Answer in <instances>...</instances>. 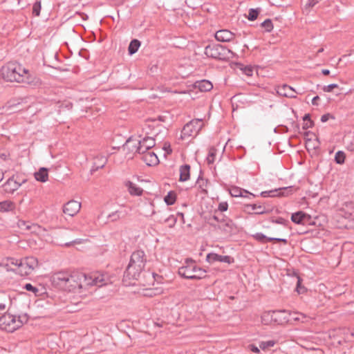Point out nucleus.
Listing matches in <instances>:
<instances>
[{
	"mask_svg": "<svg viewBox=\"0 0 354 354\" xmlns=\"http://www.w3.org/2000/svg\"><path fill=\"white\" fill-rule=\"evenodd\" d=\"M35 179L38 181L45 183L48 180V169L41 167L38 171L35 173Z\"/></svg>",
	"mask_w": 354,
	"mask_h": 354,
	"instance_id": "nucleus-25",
	"label": "nucleus"
},
{
	"mask_svg": "<svg viewBox=\"0 0 354 354\" xmlns=\"http://www.w3.org/2000/svg\"><path fill=\"white\" fill-rule=\"evenodd\" d=\"M142 155V160L149 166L156 165L159 162L157 155L152 151Z\"/></svg>",
	"mask_w": 354,
	"mask_h": 354,
	"instance_id": "nucleus-19",
	"label": "nucleus"
},
{
	"mask_svg": "<svg viewBox=\"0 0 354 354\" xmlns=\"http://www.w3.org/2000/svg\"><path fill=\"white\" fill-rule=\"evenodd\" d=\"M203 125L202 119L191 120L184 126L181 131V138L183 139L185 137L196 136L202 129Z\"/></svg>",
	"mask_w": 354,
	"mask_h": 354,
	"instance_id": "nucleus-11",
	"label": "nucleus"
},
{
	"mask_svg": "<svg viewBox=\"0 0 354 354\" xmlns=\"http://www.w3.org/2000/svg\"><path fill=\"white\" fill-rule=\"evenodd\" d=\"M275 223H279V224H284L285 220L282 218H279L278 219H277L275 221Z\"/></svg>",
	"mask_w": 354,
	"mask_h": 354,
	"instance_id": "nucleus-57",
	"label": "nucleus"
},
{
	"mask_svg": "<svg viewBox=\"0 0 354 354\" xmlns=\"http://www.w3.org/2000/svg\"><path fill=\"white\" fill-rule=\"evenodd\" d=\"M140 46V41L136 39H133L130 42L129 48H128V51H129V55H133V54L136 53L138 51Z\"/></svg>",
	"mask_w": 354,
	"mask_h": 354,
	"instance_id": "nucleus-28",
	"label": "nucleus"
},
{
	"mask_svg": "<svg viewBox=\"0 0 354 354\" xmlns=\"http://www.w3.org/2000/svg\"><path fill=\"white\" fill-rule=\"evenodd\" d=\"M285 310H274L264 313L261 316L262 322L264 324L274 323L277 324H283L287 322V318L283 315Z\"/></svg>",
	"mask_w": 354,
	"mask_h": 354,
	"instance_id": "nucleus-10",
	"label": "nucleus"
},
{
	"mask_svg": "<svg viewBox=\"0 0 354 354\" xmlns=\"http://www.w3.org/2000/svg\"><path fill=\"white\" fill-rule=\"evenodd\" d=\"M338 87V85L336 84H329L328 86H324L323 87V91L324 92H331L333 91V88H337Z\"/></svg>",
	"mask_w": 354,
	"mask_h": 354,
	"instance_id": "nucleus-44",
	"label": "nucleus"
},
{
	"mask_svg": "<svg viewBox=\"0 0 354 354\" xmlns=\"http://www.w3.org/2000/svg\"><path fill=\"white\" fill-rule=\"evenodd\" d=\"M124 185L127 188V190L131 195L141 196L142 194L143 189L133 182L130 180H126L124 182Z\"/></svg>",
	"mask_w": 354,
	"mask_h": 354,
	"instance_id": "nucleus-20",
	"label": "nucleus"
},
{
	"mask_svg": "<svg viewBox=\"0 0 354 354\" xmlns=\"http://www.w3.org/2000/svg\"><path fill=\"white\" fill-rule=\"evenodd\" d=\"M313 125V121L311 120H308V121L304 122L303 129H308V128L312 127Z\"/></svg>",
	"mask_w": 354,
	"mask_h": 354,
	"instance_id": "nucleus-49",
	"label": "nucleus"
},
{
	"mask_svg": "<svg viewBox=\"0 0 354 354\" xmlns=\"http://www.w3.org/2000/svg\"><path fill=\"white\" fill-rule=\"evenodd\" d=\"M322 73L324 75H328L330 74V71L328 69H323Z\"/></svg>",
	"mask_w": 354,
	"mask_h": 354,
	"instance_id": "nucleus-58",
	"label": "nucleus"
},
{
	"mask_svg": "<svg viewBox=\"0 0 354 354\" xmlns=\"http://www.w3.org/2000/svg\"><path fill=\"white\" fill-rule=\"evenodd\" d=\"M205 54L209 57L220 60H226L234 57V53L221 44H210L205 47Z\"/></svg>",
	"mask_w": 354,
	"mask_h": 354,
	"instance_id": "nucleus-6",
	"label": "nucleus"
},
{
	"mask_svg": "<svg viewBox=\"0 0 354 354\" xmlns=\"http://www.w3.org/2000/svg\"><path fill=\"white\" fill-rule=\"evenodd\" d=\"M333 118V116L330 114V113H326V114H324L323 115L322 117H321V121L322 122H327L329 118Z\"/></svg>",
	"mask_w": 354,
	"mask_h": 354,
	"instance_id": "nucleus-52",
	"label": "nucleus"
},
{
	"mask_svg": "<svg viewBox=\"0 0 354 354\" xmlns=\"http://www.w3.org/2000/svg\"><path fill=\"white\" fill-rule=\"evenodd\" d=\"M196 183L199 185V187L202 189L203 192H207L205 189H203V186L206 183L205 180L203 178H198L197 180Z\"/></svg>",
	"mask_w": 354,
	"mask_h": 354,
	"instance_id": "nucleus-50",
	"label": "nucleus"
},
{
	"mask_svg": "<svg viewBox=\"0 0 354 354\" xmlns=\"http://www.w3.org/2000/svg\"><path fill=\"white\" fill-rule=\"evenodd\" d=\"M301 279L299 277H297L296 291L299 294H302L306 291L305 287L301 286Z\"/></svg>",
	"mask_w": 354,
	"mask_h": 354,
	"instance_id": "nucleus-43",
	"label": "nucleus"
},
{
	"mask_svg": "<svg viewBox=\"0 0 354 354\" xmlns=\"http://www.w3.org/2000/svg\"><path fill=\"white\" fill-rule=\"evenodd\" d=\"M109 218H110L111 219V221H113L118 220L120 218L119 212L116 211L115 212L110 214L109 215Z\"/></svg>",
	"mask_w": 354,
	"mask_h": 354,
	"instance_id": "nucleus-46",
	"label": "nucleus"
},
{
	"mask_svg": "<svg viewBox=\"0 0 354 354\" xmlns=\"http://www.w3.org/2000/svg\"><path fill=\"white\" fill-rule=\"evenodd\" d=\"M347 149L351 151H354V140L347 145Z\"/></svg>",
	"mask_w": 354,
	"mask_h": 354,
	"instance_id": "nucleus-54",
	"label": "nucleus"
},
{
	"mask_svg": "<svg viewBox=\"0 0 354 354\" xmlns=\"http://www.w3.org/2000/svg\"><path fill=\"white\" fill-rule=\"evenodd\" d=\"M196 86L203 92L209 91L213 88L212 82L207 80L196 82Z\"/></svg>",
	"mask_w": 354,
	"mask_h": 354,
	"instance_id": "nucleus-24",
	"label": "nucleus"
},
{
	"mask_svg": "<svg viewBox=\"0 0 354 354\" xmlns=\"http://www.w3.org/2000/svg\"><path fill=\"white\" fill-rule=\"evenodd\" d=\"M232 196L238 197L242 196V190L239 189L237 188L233 189L232 192H231Z\"/></svg>",
	"mask_w": 354,
	"mask_h": 354,
	"instance_id": "nucleus-48",
	"label": "nucleus"
},
{
	"mask_svg": "<svg viewBox=\"0 0 354 354\" xmlns=\"http://www.w3.org/2000/svg\"><path fill=\"white\" fill-rule=\"evenodd\" d=\"M277 92L279 95L290 98H295L296 94L297 93L292 87L287 84L279 86Z\"/></svg>",
	"mask_w": 354,
	"mask_h": 354,
	"instance_id": "nucleus-16",
	"label": "nucleus"
},
{
	"mask_svg": "<svg viewBox=\"0 0 354 354\" xmlns=\"http://www.w3.org/2000/svg\"><path fill=\"white\" fill-rule=\"evenodd\" d=\"M217 150L214 147H211L209 149V153L206 158L207 162L209 165L213 164L215 161Z\"/></svg>",
	"mask_w": 354,
	"mask_h": 354,
	"instance_id": "nucleus-31",
	"label": "nucleus"
},
{
	"mask_svg": "<svg viewBox=\"0 0 354 354\" xmlns=\"http://www.w3.org/2000/svg\"><path fill=\"white\" fill-rule=\"evenodd\" d=\"M4 173L3 171L0 170V182L3 179Z\"/></svg>",
	"mask_w": 354,
	"mask_h": 354,
	"instance_id": "nucleus-60",
	"label": "nucleus"
},
{
	"mask_svg": "<svg viewBox=\"0 0 354 354\" xmlns=\"http://www.w3.org/2000/svg\"><path fill=\"white\" fill-rule=\"evenodd\" d=\"M176 199V195L174 192H169L164 198L165 202L169 205H173L175 203Z\"/></svg>",
	"mask_w": 354,
	"mask_h": 354,
	"instance_id": "nucleus-32",
	"label": "nucleus"
},
{
	"mask_svg": "<svg viewBox=\"0 0 354 354\" xmlns=\"http://www.w3.org/2000/svg\"><path fill=\"white\" fill-rule=\"evenodd\" d=\"M138 146H140L138 140L130 138L124 145V149H127L133 153H138V150H137Z\"/></svg>",
	"mask_w": 354,
	"mask_h": 354,
	"instance_id": "nucleus-22",
	"label": "nucleus"
},
{
	"mask_svg": "<svg viewBox=\"0 0 354 354\" xmlns=\"http://www.w3.org/2000/svg\"><path fill=\"white\" fill-rule=\"evenodd\" d=\"M164 149H165V151H167V153H171V151H172V150H171V148H170V145H167V144H166V143L165 144Z\"/></svg>",
	"mask_w": 354,
	"mask_h": 354,
	"instance_id": "nucleus-56",
	"label": "nucleus"
},
{
	"mask_svg": "<svg viewBox=\"0 0 354 354\" xmlns=\"http://www.w3.org/2000/svg\"><path fill=\"white\" fill-rule=\"evenodd\" d=\"M100 158H99L98 157H97V158H96V159H95V162H96V161H97V160H100Z\"/></svg>",
	"mask_w": 354,
	"mask_h": 354,
	"instance_id": "nucleus-64",
	"label": "nucleus"
},
{
	"mask_svg": "<svg viewBox=\"0 0 354 354\" xmlns=\"http://www.w3.org/2000/svg\"><path fill=\"white\" fill-rule=\"evenodd\" d=\"M308 317L304 314H299L297 317H295L294 319L296 321H301V322H306Z\"/></svg>",
	"mask_w": 354,
	"mask_h": 354,
	"instance_id": "nucleus-47",
	"label": "nucleus"
},
{
	"mask_svg": "<svg viewBox=\"0 0 354 354\" xmlns=\"http://www.w3.org/2000/svg\"><path fill=\"white\" fill-rule=\"evenodd\" d=\"M5 266L7 267V270H12L15 268H17L19 259L15 258H7L6 260Z\"/></svg>",
	"mask_w": 354,
	"mask_h": 354,
	"instance_id": "nucleus-29",
	"label": "nucleus"
},
{
	"mask_svg": "<svg viewBox=\"0 0 354 354\" xmlns=\"http://www.w3.org/2000/svg\"><path fill=\"white\" fill-rule=\"evenodd\" d=\"M319 100V97L318 95L314 97L313 98V100H312V104L313 105H316V106L318 105V102H318Z\"/></svg>",
	"mask_w": 354,
	"mask_h": 354,
	"instance_id": "nucleus-55",
	"label": "nucleus"
},
{
	"mask_svg": "<svg viewBox=\"0 0 354 354\" xmlns=\"http://www.w3.org/2000/svg\"><path fill=\"white\" fill-rule=\"evenodd\" d=\"M106 160H107L104 156H101L98 163L97 162H94L93 170H97L98 169L104 167L106 163Z\"/></svg>",
	"mask_w": 354,
	"mask_h": 354,
	"instance_id": "nucleus-35",
	"label": "nucleus"
},
{
	"mask_svg": "<svg viewBox=\"0 0 354 354\" xmlns=\"http://www.w3.org/2000/svg\"><path fill=\"white\" fill-rule=\"evenodd\" d=\"M234 37V35L228 30H221L215 33L216 40L222 42L230 41Z\"/></svg>",
	"mask_w": 354,
	"mask_h": 354,
	"instance_id": "nucleus-17",
	"label": "nucleus"
},
{
	"mask_svg": "<svg viewBox=\"0 0 354 354\" xmlns=\"http://www.w3.org/2000/svg\"><path fill=\"white\" fill-rule=\"evenodd\" d=\"M335 160L337 163L342 164L344 162L345 160V155L344 153L342 151H337L335 156Z\"/></svg>",
	"mask_w": 354,
	"mask_h": 354,
	"instance_id": "nucleus-39",
	"label": "nucleus"
},
{
	"mask_svg": "<svg viewBox=\"0 0 354 354\" xmlns=\"http://www.w3.org/2000/svg\"><path fill=\"white\" fill-rule=\"evenodd\" d=\"M80 208L81 203L80 202L71 200L64 205L63 212L68 216H73L79 212Z\"/></svg>",
	"mask_w": 354,
	"mask_h": 354,
	"instance_id": "nucleus-14",
	"label": "nucleus"
},
{
	"mask_svg": "<svg viewBox=\"0 0 354 354\" xmlns=\"http://www.w3.org/2000/svg\"><path fill=\"white\" fill-rule=\"evenodd\" d=\"M23 325L20 317L11 314H5L0 317V328L8 333H12Z\"/></svg>",
	"mask_w": 354,
	"mask_h": 354,
	"instance_id": "nucleus-9",
	"label": "nucleus"
},
{
	"mask_svg": "<svg viewBox=\"0 0 354 354\" xmlns=\"http://www.w3.org/2000/svg\"><path fill=\"white\" fill-rule=\"evenodd\" d=\"M315 141H316L317 143L316 144H313V147L314 149L318 147V141L317 140Z\"/></svg>",
	"mask_w": 354,
	"mask_h": 354,
	"instance_id": "nucleus-62",
	"label": "nucleus"
},
{
	"mask_svg": "<svg viewBox=\"0 0 354 354\" xmlns=\"http://www.w3.org/2000/svg\"><path fill=\"white\" fill-rule=\"evenodd\" d=\"M178 274L182 277L188 279H201L206 277V271L198 267L195 261L191 259H187L185 265L179 268Z\"/></svg>",
	"mask_w": 354,
	"mask_h": 354,
	"instance_id": "nucleus-5",
	"label": "nucleus"
},
{
	"mask_svg": "<svg viewBox=\"0 0 354 354\" xmlns=\"http://www.w3.org/2000/svg\"><path fill=\"white\" fill-rule=\"evenodd\" d=\"M140 146L138 147L139 154H143L149 151L156 145L155 140L152 137H145L141 140H138Z\"/></svg>",
	"mask_w": 354,
	"mask_h": 354,
	"instance_id": "nucleus-12",
	"label": "nucleus"
},
{
	"mask_svg": "<svg viewBox=\"0 0 354 354\" xmlns=\"http://www.w3.org/2000/svg\"><path fill=\"white\" fill-rule=\"evenodd\" d=\"M6 308V305L3 304H0V311L4 310Z\"/></svg>",
	"mask_w": 354,
	"mask_h": 354,
	"instance_id": "nucleus-61",
	"label": "nucleus"
},
{
	"mask_svg": "<svg viewBox=\"0 0 354 354\" xmlns=\"http://www.w3.org/2000/svg\"><path fill=\"white\" fill-rule=\"evenodd\" d=\"M53 283L69 292H77L86 287V274L78 271H63L55 273Z\"/></svg>",
	"mask_w": 354,
	"mask_h": 354,
	"instance_id": "nucleus-1",
	"label": "nucleus"
},
{
	"mask_svg": "<svg viewBox=\"0 0 354 354\" xmlns=\"http://www.w3.org/2000/svg\"><path fill=\"white\" fill-rule=\"evenodd\" d=\"M276 344V342L274 340L264 341L259 344V347L262 350H265L269 347H272Z\"/></svg>",
	"mask_w": 354,
	"mask_h": 354,
	"instance_id": "nucleus-36",
	"label": "nucleus"
},
{
	"mask_svg": "<svg viewBox=\"0 0 354 354\" xmlns=\"http://www.w3.org/2000/svg\"><path fill=\"white\" fill-rule=\"evenodd\" d=\"M41 1L37 0L32 6V14L35 16H39L41 11Z\"/></svg>",
	"mask_w": 354,
	"mask_h": 354,
	"instance_id": "nucleus-37",
	"label": "nucleus"
},
{
	"mask_svg": "<svg viewBox=\"0 0 354 354\" xmlns=\"http://www.w3.org/2000/svg\"><path fill=\"white\" fill-rule=\"evenodd\" d=\"M147 263V257L142 250L134 251L130 258L129 263L124 271L123 283L126 286L134 284L144 271Z\"/></svg>",
	"mask_w": 354,
	"mask_h": 354,
	"instance_id": "nucleus-2",
	"label": "nucleus"
},
{
	"mask_svg": "<svg viewBox=\"0 0 354 354\" xmlns=\"http://www.w3.org/2000/svg\"><path fill=\"white\" fill-rule=\"evenodd\" d=\"M42 230H43V229L40 225H39L37 224L32 223L29 231L31 233L38 234V233L41 232Z\"/></svg>",
	"mask_w": 354,
	"mask_h": 354,
	"instance_id": "nucleus-42",
	"label": "nucleus"
},
{
	"mask_svg": "<svg viewBox=\"0 0 354 354\" xmlns=\"http://www.w3.org/2000/svg\"><path fill=\"white\" fill-rule=\"evenodd\" d=\"M32 223L24 221H19L18 223L19 227L24 230L29 231Z\"/></svg>",
	"mask_w": 354,
	"mask_h": 354,
	"instance_id": "nucleus-40",
	"label": "nucleus"
},
{
	"mask_svg": "<svg viewBox=\"0 0 354 354\" xmlns=\"http://www.w3.org/2000/svg\"><path fill=\"white\" fill-rule=\"evenodd\" d=\"M1 75L7 82L29 84L31 81L30 71L17 62H9L2 66Z\"/></svg>",
	"mask_w": 354,
	"mask_h": 354,
	"instance_id": "nucleus-3",
	"label": "nucleus"
},
{
	"mask_svg": "<svg viewBox=\"0 0 354 354\" xmlns=\"http://www.w3.org/2000/svg\"><path fill=\"white\" fill-rule=\"evenodd\" d=\"M293 192V187H282L279 189H272L270 191H264L261 193L263 197L276 196H287L291 194Z\"/></svg>",
	"mask_w": 354,
	"mask_h": 354,
	"instance_id": "nucleus-13",
	"label": "nucleus"
},
{
	"mask_svg": "<svg viewBox=\"0 0 354 354\" xmlns=\"http://www.w3.org/2000/svg\"><path fill=\"white\" fill-rule=\"evenodd\" d=\"M253 70L251 67H245L243 69V73L247 75L248 76H252V75Z\"/></svg>",
	"mask_w": 354,
	"mask_h": 354,
	"instance_id": "nucleus-51",
	"label": "nucleus"
},
{
	"mask_svg": "<svg viewBox=\"0 0 354 354\" xmlns=\"http://www.w3.org/2000/svg\"><path fill=\"white\" fill-rule=\"evenodd\" d=\"M304 217V213H303L302 212H297L292 214L291 220L292 222L297 224H301L302 223Z\"/></svg>",
	"mask_w": 354,
	"mask_h": 354,
	"instance_id": "nucleus-30",
	"label": "nucleus"
},
{
	"mask_svg": "<svg viewBox=\"0 0 354 354\" xmlns=\"http://www.w3.org/2000/svg\"><path fill=\"white\" fill-rule=\"evenodd\" d=\"M261 26L266 29L267 32H271L273 29V24L270 19H266L261 23Z\"/></svg>",
	"mask_w": 354,
	"mask_h": 354,
	"instance_id": "nucleus-38",
	"label": "nucleus"
},
{
	"mask_svg": "<svg viewBox=\"0 0 354 354\" xmlns=\"http://www.w3.org/2000/svg\"><path fill=\"white\" fill-rule=\"evenodd\" d=\"M180 178L181 182L187 181L190 177V166L189 165H184L180 167Z\"/></svg>",
	"mask_w": 354,
	"mask_h": 354,
	"instance_id": "nucleus-23",
	"label": "nucleus"
},
{
	"mask_svg": "<svg viewBox=\"0 0 354 354\" xmlns=\"http://www.w3.org/2000/svg\"><path fill=\"white\" fill-rule=\"evenodd\" d=\"M323 51H324V48H322L318 50L317 53H322Z\"/></svg>",
	"mask_w": 354,
	"mask_h": 354,
	"instance_id": "nucleus-63",
	"label": "nucleus"
},
{
	"mask_svg": "<svg viewBox=\"0 0 354 354\" xmlns=\"http://www.w3.org/2000/svg\"><path fill=\"white\" fill-rule=\"evenodd\" d=\"M245 207L250 209L255 214H263L268 212L265 206L257 204L246 205Z\"/></svg>",
	"mask_w": 354,
	"mask_h": 354,
	"instance_id": "nucleus-26",
	"label": "nucleus"
},
{
	"mask_svg": "<svg viewBox=\"0 0 354 354\" xmlns=\"http://www.w3.org/2000/svg\"><path fill=\"white\" fill-rule=\"evenodd\" d=\"M24 288L25 290H28V291H31V292H37V290H38V289H37L36 287L33 286H32V284H30V283H26V284L24 286Z\"/></svg>",
	"mask_w": 354,
	"mask_h": 354,
	"instance_id": "nucleus-45",
	"label": "nucleus"
},
{
	"mask_svg": "<svg viewBox=\"0 0 354 354\" xmlns=\"http://www.w3.org/2000/svg\"><path fill=\"white\" fill-rule=\"evenodd\" d=\"M249 348L250 351L255 353H259L260 352L259 349L254 344L249 345Z\"/></svg>",
	"mask_w": 354,
	"mask_h": 354,
	"instance_id": "nucleus-53",
	"label": "nucleus"
},
{
	"mask_svg": "<svg viewBox=\"0 0 354 354\" xmlns=\"http://www.w3.org/2000/svg\"><path fill=\"white\" fill-rule=\"evenodd\" d=\"M177 221V218L174 215H169L164 219V223H167L168 227L172 228L174 227Z\"/></svg>",
	"mask_w": 354,
	"mask_h": 354,
	"instance_id": "nucleus-33",
	"label": "nucleus"
},
{
	"mask_svg": "<svg viewBox=\"0 0 354 354\" xmlns=\"http://www.w3.org/2000/svg\"><path fill=\"white\" fill-rule=\"evenodd\" d=\"M206 261L209 263H214L216 261L224 262L227 264L234 263V259L228 255L223 256L216 253H209L206 257Z\"/></svg>",
	"mask_w": 354,
	"mask_h": 354,
	"instance_id": "nucleus-15",
	"label": "nucleus"
},
{
	"mask_svg": "<svg viewBox=\"0 0 354 354\" xmlns=\"http://www.w3.org/2000/svg\"><path fill=\"white\" fill-rule=\"evenodd\" d=\"M37 267V259L34 257H28L23 259H19L17 268H15L12 270L21 276H26L32 273Z\"/></svg>",
	"mask_w": 354,
	"mask_h": 354,
	"instance_id": "nucleus-8",
	"label": "nucleus"
},
{
	"mask_svg": "<svg viewBox=\"0 0 354 354\" xmlns=\"http://www.w3.org/2000/svg\"><path fill=\"white\" fill-rule=\"evenodd\" d=\"M15 205L10 201H4L0 202V212H6L14 210Z\"/></svg>",
	"mask_w": 354,
	"mask_h": 354,
	"instance_id": "nucleus-27",
	"label": "nucleus"
},
{
	"mask_svg": "<svg viewBox=\"0 0 354 354\" xmlns=\"http://www.w3.org/2000/svg\"><path fill=\"white\" fill-rule=\"evenodd\" d=\"M208 223L215 230H220L226 236H231L237 232V227L232 220L220 212L209 217Z\"/></svg>",
	"mask_w": 354,
	"mask_h": 354,
	"instance_id": "nucleus-4",
	"label": "nucleus"
},
{
	"mask_svg": "<svg viewBox=\"0 0 354 354\" xmlns=\"http://www.w3.org/2000/svg\"><path fill=\"white\" fill-rule=\"evenodd\" d=\"M4 186L6 192L12 193L19 189V187L21 186V183L17 182L14 178V176H12L8 178V180L5 183Z\"/></svg>",
	"mask_w": 354,
	"mask_h": 354,
	"instance_id": "nucleus-21",
	"label": "nucleus"
},
{
	"mask_svg": "<svg viewBox=\"0 0 354 354\" xmlns=\"http://www.w3.org/2000/svg\"><path fill=\"white\" fill-rule=\"evenodd\" d=\"M228 205L226 202H223L219 203L218 207L217 210L214 211V214H216L217 212H220V214H222L223 212H225L227 209Z\"/></svg>",
	"mask_w": 354,
	"mask_h": 354,
	"instance_id": "nucleus-41",
	"label": "nucleus"
},
{
	"mask_svg": "<svg viewBox=\"0 0 354 354\" xmlns=\"http://www.w3.org/2000/svg\"><path fill=\"white\" fill-rule=\"evenodd\" d=\"M112 277L108 273L95 271L86 275V287L96 286L102 287L113 283Z\"/></svg>",
	"mask_w": 354,
	"mask_h": 354,
	"instance_id": "nucleus-7",
	"label": "nucleus"
},
{
	"mask_svg": "<svg viewBox=\"0 0 354 354\" xmlns=\"http://www.w3.org/2000/svg\"><path fill=\"white\" fill-rule=\"evenodd\" d=\"M260 9L250 8L248 12V19L250 21H254L257 19Z\"/></svg>",
	"mask_w": 354,
	"mask_h": 354,
	"instance_id": "nucleus-34",
	"label": "nucleus"
},
{
	"mask_svg": "<svg viewBox=\"0 0 354 354\" xmlns=\"http://www.w3.org/2000/svg\"><path fill=\"white\" fill-rule=\"evenodd\" d=\"M304 122L308 121V120H310V115L306 114L303 118Z\"/></svg>",
	"mask_w": 354,
	"mask_h": 354,
	"instance_id": "nucleus-59",
	"label": "nucleus"
},
{
	"mask_svg": "<svg viewBox=\"0 0 354 354\" xmlns=\"http://www.w3.org/2000/svg\"><path fill=\"white\" fill-rule=\"evenodd\" d=\"M254 239L257 241L261 242V243H265L268 241H277V242H282L284 244H287L288 241L286 239H281V238H274V237H267L263 233L258 232L252 236Z\"/></svg>",
	"mask_w": 354,
	"mask_h": 354,
	"instance_id": "nucleus-18",
	"label": "nucleus"
}]
</instances>
